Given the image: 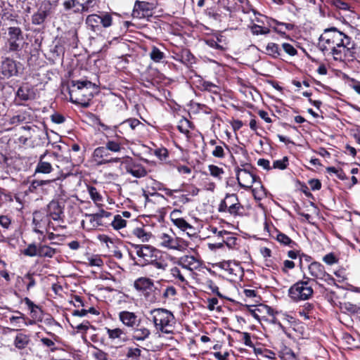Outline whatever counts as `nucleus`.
Returning a JSON list of instances; mask_svg holds the SVG:
<instances>
[{
	"instance_id": "obj_1",
	"label": "nucleus",
	"mask_w": 360,
	"mask_h": 360,
	"mask_svg": "<svg viewBox=\"0 0 360 360\" xmlns=\"http://www.w3.org/2000/svg\"><path fill=\"white\" fill-rule=\"evenodd\" d=\"M319 48L324 56L336 61H352L355 58L354 42L335 27L323 30L319 39Z\"/></svg>"
},
{
	"instance_id": "obj_2",
	"label": "nucleus",
	"mask_w": 360,
	"mask_h": 360,
	"mask_svg": "<svg viewBox=\"0 0 360 360\" xmlns=\"http://www.w3.org/2000/svg\"><path fill=\"white\" fill-rule=\"evenodd\" d=\"M150 316L149 319L158 332L165 334L173 333L176 321L172 312L166 309L158 308L150 310Z\"/></svg>"
},
{
	"instance_id": "obj_3",
	"label": "nucleus",
	"mask_w": 360,
	"mask_h": 360,
	"mask_svg": "<svg viewBox=\"0 0 360 360\" xmlns=\"http://www.w3.org/2000/svg\"><path fill=\"white\" fill-rule=\"evenodd\" d=\"M91 82L89 81H72L70 89V100L72 103L81 104L83 107L89 106V101L91 94L90 87Z\"/></svg>"
},
{
	"instance_id": "obj_4",
	"label": "nucleus",
	"mask_w": 360,
	"mask_h": 360,
	"mask_svg": "<svg viewBox=\"0 0 360 360\" xmlns=\"http://www.w3.org/2000/svg\"><path fill=\"white\" fill-rule=\"evenodd\" d=\"M314 290L310 281H300L288 290V295L294 302L307 300L311 297Z\"/></svg>"
},
{
	"instance_id": "obj_5",
	"label": "nucleus",
	"mask_w": 360,
	"mask_h": 360,
	"mask_svg": "<svg viewBox=\"0 0 360 360\" xmlns=\"http://www.w3.org/2000/svg\"><path fill=\"white\" fill-rule=\"evenodd\" d=\"M85 23L89 30L98 33L102 31V27L108 28L112 25V18L110 13L105 12L101 15L90 14L86 18Z\"/></svg>"
},
{
	"instance_id": "obj_6",
	"label": "nucleus",
	"mask_w": 360,
	"mask_h": 360,
	"mask_svg": "<svg viewBox=\"0 0 360 360\" xmlns=\"http://www.w3.org/2000/svg\"><path fill=\"white\" fill-rule=\"evenodd\" d=\"M243 211L244 207L236 194H227L219 206V212H228L233 216L241 215Z\"/></svg>"
},
{
	"instance_id": "obj_7",
	"label": "nucleus",
	"mask_w": 360,
	"mask_h": 360,
	"mask_svg": "<svg viewBox=\"0 0 360 360\" xmlns=\"http://www.w3.org/2000/svg\"><path fill=\"white\" fill-rule=\"evenodd\" d=\"M134 287L136 290L144 293V296L148 301L150 302L156 301L155 292H154L153 294L150 293V291H153V288L156 290V288L154 286V283L150 278L140 277L135 280Z\"/></svg>"
},
{
	"instance_id": "obj_8",
	"label": "nucleus",
	"mask_w": 360,
	"mask_h": 360,
	"mask_svg": "<svg viewBox=\"0 0 360 360\" xmlns=\"http://www.w3.org/2000/svg\"><path fill=\"white\" fill-rule=\"evenodd\" d=\"M236 179L239 186L245 189L250 188L257 181V176L252 168L249 165L237 169Z\"/></svg>"
},
{
	"instance_id": "obj_9",
	"label": "nucleus",
	"mask_w": 360,
	"mask_h": 360,
	"mask_svg": "<svg viewBox=\"0 0 360 360\" xmlns=\"http://www.w3.org/2000/svg\"><path fill=\"white\" fill-rule=\"evenodd\" d=\"M93 160L96 165L100 166L108 163L120 162V158H112L105 146L96 148L93 153Z\"/></svg>"
},
{
	"instance_id": "obj_10",
	"label": "nucleus",
	"mask_w": 360,
	"mask_h": 360,
	"mask_svg": "<svg viewBox=\"0 0 360 360\" xmlns=\"http://www.w3.org/2000/svg\"><path fill=\"white\" fill-rule=\"evenodd\" d=\"M160 245L161 247L169 250L183 251L186 245L180 238L174 237L167 233H162L160 236Z\"/></svg>"
},
{
	"instance_id": "obj_11",
	"label": "nucleus",
	"mask_w": 360,
	"mask_h": 360,
	"mask_svg": "<svg viewBox=\"0 0 360 360\" xmlns=\"http://www.w3.org/2000/svg\"><path fill=\"white\" fill-rule=\"evenodd\" d=\"M176 264L190 273L198 269L201 264L198 259L188 255H183L178 258Z\"/></svg>"
},
{
	"instance_id": "obj_12",
	"label": "nucleus",
	"mask_w": 360,
	"mask_h": 360,
	"mask_svg": "<svg viewBox=\"0 0 360 360\" xmlns=\"http://www.w3.org/2000/svg\"><path fill=\"white\" fill-rule=\"evenodd\" d=\"M47 215L53 221H63V206L56 200H52L47 205Z\"/></svg>"
},
{
	"instance_id": "obj_13",
	"label": "nucleus",
	"mask_w": 360,
	"mask_h": 360,
	"mask_svg": "<svg viewBox=\"0 0 360 360\" xmlns=\"http://www.w3.org/2000/svg\"><path fill=\"white\" fill-rule=\"evenodd\" d=\"M0 71L4 77L10 78L13 76H16L18 72V63L8 58L2 60Z\"/></svg>"
},
{
	"instance_id": "obj_14",
	"label": "nucleus",
	"mask_w": 360,
	"mask_h": 360,
	"mask_svg": "<svg viewBox=\"0 0 360 360\" xmlns=\"http://www.w3.org/2000/svg\"><path fill=\"white\" fill-rule=\"evenodd\" d=\"M93 1L94 0H68L63 3V6L66 11L78 6L75 12L84 13L89 11Z\"/></svg>"
},
{
	"instance_id": "obj_15",
	"label": "nucleus",
	"mask_w": 360,
	"mask_h": 360,
	"mask_svg": "<svg viewBox=\"0 0 360 360\" xmlns=\"http://www.w3.org/2000/svg\"><path fill=\"white\" fill-rule=\"evenodd\" d=\"M119 319L124 326L129 328H134L139 326L140 320L134 312L122 311L119 313Z\"/></svg>"
},
{
	"instance_id": "obj_16",
	"label": "nucleus",
	"mask_w": 360,
	"mask_h": 360,
	"mask_svg": "<svg viewBox=\"0 0 360 360\" xmlns=\"http://www.w3.org/2000/svg\"><path fill=\"white\" fill-rule=\"evenodd\" d=\"M126 172L134 177L142 178L147 175L148 172L145 167L137 162L131 161L127 162L125 167Z\"/></svg>"
},
{
	"instance_id": "obj_17",
	"label": "nucleus",
	"mask_w": 360,
	"mask_h": 360,
	"mask_svg": "<svg viewBox=\"0 0 360 360\" xmlns=\"http://www.w3.org/2000/svg\"><path fill=\"white\" fill-rule=\"evenodd\" d=\"M136 255L144 262L152 260L155 248L148 245H134Z\"/></svg>"
},
{
	"instance_id": "obj_18",
	"label": "nucleus",
	"mask_w": 360,
	"mask_h": 360,
	"mask_svg": "<svg viewBox=\"0 0 360 360\" xmlns=\"http://www.w3.org/2000/svg\"><path fill=\"white\" fill-rule=\"evenodd\" d=\"M309 274L314 278L326 281L330 275L325 271L324 266L319 262H312L309 266Z\"/></svg>"
},
{
	"instance_id": "obj_19",
	"label": "nucleus",
	"mask_w": 360,
	"mask_h": 360,
	"mask_svg": "<svg viewBox=\"0 0 360 360\" xmlns=\"http://www.w3.org/2000/svg\"><path fill=\"white\" fill-rule=\"evenodd\" d=\"M10 49L16 51L19 45L17 41L22 38V32L19 27H11L8 29Z\"/></svg>"
},
{
	"instance_id": "obj_20",
	"label": "nucleus",
	"mask_w": 360,
	"mask_h": 360,
	"mask_svg": "<svg viewBox=\"0 0 360 360\" xmlns=\"http://www.w3.org/2000/svg\"><path fill=\"white\" fill-rule=\"evenodd\" d=\"M85 217L89 219V222L82 220L81 225L83 229L86 230H91L99 226L103 225L102 221L98 218V214H86Z\"/></svg>"
},
{
	"instance_id": "obj_21",
	"label": "nucleus",
	"mask_w": 360,
	"mask_h": 360,
	"mask_svg": "<svg viewBox=\"0 0 360 360\" xmlns=\"http://www.w3.org/2000/svg\"><path fill=\"white\" fill-rule=\"evenodd\" d=\"M167 263L164 260H151L149 264V269L152 271L153 269L158 270V272H151L150 276L158 277L161 273L164 272L167 268Z\"/></svg>"
},
{
	"instance_id": "obj_22",
	"label": "nucleus",
	"mask_w": 360,
	"mask_h": 360,
	"mask_svg": "<svg viewBox=\"0 0 360 360\" xmlns=\"http://www.w3.org/2000/svg\"><path fill=\"white\" fill-rule=\"evenodd\" d=\"M53 180H33L28 186L27 191L30 193H40L43 186L51 184Z\"/></svg>"
},
{
	"instance_id": "obj_23",
	"label": "nucleus",
	"mask_w": 360,
	"mask_h": 360,
	"mask_svg": "<svg viewBox=\"0 0 360 360\" xmlns=\"http://www.w3.org/2000/svg\"><path fill=\"white\" fill-rule=\"evenodd\" d=\"M30 336L20 333H18L13 340L14 346L18 349H25L30 343Z\"/></svg>"
},
{
	"instance_id": "obj_24",
	"label": "nucleus",
	"mask_w": 360,
	"mask_h": 360,
	"mask_svg": "<svg viewBox=\"0 0 360 360\" xmlns=\"http://www.w3.org/2000/svg\"><path fill=\"white\" fill-rule=\"evenodd\" d=\"M155 8V6L153 3H149L144 1H136L134 6V14L139 11L148 12ZM144 15V13L142 14Z\"/></svg>"
},
{
	"instance_id": "obj_25",
	"label": "nucleus",
	"mask_w": 360,
	"mask_h": 360,
	"mask_svg": "<svg viewBox=\"0 0 360 360\" xmlns=\"http://www.w3.org/2000/svg\"><path fill=\"white\" fill-rule=\"evenodd\" d=\"M150 335V330L144 326L136 328L134 330L132 339L137 341H143Z\"/></svg>"
},
{
	"instance_id": "obj_26",
	"label": "nucleus",
	"mask_w": 360,
	"mask_h": 360,
	"mask_svg": "<svg viewBox=\"0 0 360 360\" xmlns=\"http://www.w3.org/2000/svg\"><path fill=\"white\" fill-rule=\"evenodd\" d=\"M44 157V155L40 156V159L39 162L37 165L36 169H35V174L36 173H41V174H49L53 171L52 165L50 162L44 161L43 158Z\"/></svg>"
},
{
	"instance_id": "obj_27",
	"label": "nucleus",
	"mask_w": 360,
	"mask_h": 360,
	"mask_svg": "<svg viewBox=\"0 0 360 360\" xmlns=\"http://www.w3.org/2000/svg\"><path fill=\"white\" fill-rule=\"evenodd\" d=\"M219 236H222V243L226 244L229 248H233L236 244V238L231 236V233L222 230L218 232Z\"/></svg>"
},
{
	"instance_id": "obj_28",
	"label": "nucleus",
	"mask_w": 360,
	"mask_h": 360,
	"mask_svg": "<svg viewBox=\"0 0 360 360\" xmlns=\"http://www.w3.org/2000/svg\"><path fill=\"white\" fill-rule=\"evenodd\" d=\"M132 234L142 243L149 241L152 237V234L150 232L146 231L144 229L141 227L135 228L132 231Z\"/></svg>"
},
{
	"instance_id": "obj_29",
	"label": "nucleus",
	"mask_w": 360,
	"mask_h": 360,
	"mask_svg": "<svg viewBox=\"0 0 360 360\" xmlns=\"http://www.w3.org/2000/svg\"><path fill=\"white\" fill-rule=\"evenodd\" d=\"M116 140H108L105 147L110 152L118 153L124 148L122 143L119 141L120 137L117 136Z\"/></svg>"
},
{
	"instance_id": "obj_30",
	"label": "nucleus",
	"mask_w": 360,
	"mask_h": 360,
	"mask_svg": "<svg viewBox=\"0 0 360 360\" xmlns=\"http://www.w3.org/2000/svg\"><path fill=\"white\" fill-rule=\"evenodd\" d=\"M25 302L30 310L33 319H41V311L38 306L34 304L29 298H25Z\"/></svg>"
},
{
	"instance_id": "obj_31",
	"label": "nucleus",
	"mask_w": 360,
	"mask_h": 360,
	"mask_svg": "<svg viewBox=\"0 0 360 360\" xmlns=\"http://www.w3.org/2000/svg\"><path fill=\"white\" fill-rule=\"evenodd\" d=\"M174 224L183 231H186L188 235H191L190 231H193L194 228L188 224L184 219H174Z\"/></svg>"
},
{
	"instance_id": "obj_32",
	"label": "nucleus",
	"mask_w": 360,
	"mask_h": 360,
	"mask_svg": "<svg viewBox=\"0 0 360 360\" xmlns=\"http://www.w3.org/2000/svg\"><path fill=\"white\" fill-rule=\"evenodd\" d=\"M56 253V250L54 248H52L46 245H39V255L40 257H48L52 258L54 255Z\"/></svg>"
},
{
	"instance_id": "obj_33",
	"label": "nucleus",
	"mask_w": 360,
	"mask_h": 360,
	"mask_svg": "<svg viewBox=\"0 0 360 360\" xmlns=\"http://www.w3.org/2000/svg\"><path fill=\"white\" fill-rule=\"evenodd\" d=\"M15 315L9 317L8 321L13 326L20 328L25 320V316L19 311H15Z\"/></svg>"
},
{
	"instance_id": "obj_34",
	"label": "nucleus",
	"mask_w": 360,
	"mask_h": 360,
	"mask_svg": "<svg viewBox=\"0 0 360 360\" xmlns=\"http://www.w3.org/2000/svg\"><path fill=\"white\" fill-rule=\"evenodd\" d=\"M192 127L191 123L186 118L181 119L177 126L179 131L185 134L187 137L189 136L190 129Z\"/></svg>"
},
{
	"instance_id": "obj_35",
	"label": "nucleus",
	"mask_w": 360,
	"mask_h": 360,
	"mask_svg": "<svg viewBox=\"0 0 360 360\" xmlns=\"http://www.w3.org/2000/svg\"><path fill=\"white\" fill-rule=\"evenodd\" d=\"M14 18L15 16L13 14L12 8L9 6V8H6L2 11V13L0 15V23L6 25V21H13Z\"/></svg>"
},
{
	"instance_id": "obj_36",
	"label": "nucleus",
	"mask_w": 360,
	"mask_h": 360,
	"mask_svg": "<svg viewBox=\"0 0 360 360\" xmlns=\"http://www.w3.org/2000/svg\"><path fill=\"white\" fill-rule=\"evenodd\" d=\"M22 282L24 283H27V290H30L32 288H33L35 284V280L34 279L33 274L30 273L26 274L23 277H18V282Z\"/></svg>"
},
{
	"instance_id": "obj_37",
	"label": "nucleus",
	"mask_w": 360,
	"mask_h": 360,
	"mask_svg": "<svg viewBox=\"0 0 360 360\" xmlns=\"http://www.w3.org/2000/svg\"><path fill=\"white\" fill-rule=\"evenodd\" d=\"M266 53L273 58H278L281 56L278 45L275 43H269L266 46Z\"/></svg>"
},
{
	"instance_id": "obj_38",
	"label": "nucleus",
	"mask_w": 360,
	"mask_h": 360,
	"mask_svg": "<svg viewBox=\"0 0 360 360\" xmlns=\"http://www.w3.org/2000/svg\"><path fill=\"white\" fill-rule=\"evenodd\" d=\"M276 240L281 244L287 245L290 248H293L296 243L295 241L291 240L287 235L283 233H278L276 236Z\"/></svg>"
},
{
	"instance_id": "obj_39",
	"label": "nucleus",
	"mask_w": 360,
	"mask_h": 360,
	"mask_svg": "<svg viewBox=\"0 0 360 360\" xmlns=\"http://www.w3.org/2000/svg\"><path fill=\"white\" fill-rule=\"evenodd\" d=\"M208 170L211 176L219 180L222 179V175L224 174V171L222 168L214 165H210L208 166Z\"/></svg>"
},
{
	"instance_id": "obj_40",
	"label": "nucleus",
	"mask_w": 360,
	"mask_h": 360,
	"mask_svg": "<svg viewBox=\"0 0 360 360\" xmlns=\"http://www.w3.org/2000/svg\"><path fill=\"white\" fill-rule=\"evenodd\" d=\"M47 17V13L45 11L39 10L32 17V23L34 25H41Z\"/></svg>"
},
{
	"instance_id": "obj_41",
	"label": "nucleus",
	"mask_w": 360,
	"mask_h": 360,
	"mask_svg": "<svg viewBox=\"0 0 360 360\" xmlns=\"http://www.w3.org/2000/svg\"><path fill=\"white\" fill-rule=\"evenodd\" d=\"M111 225L115 230H119L126 226L127 221L122 218L121 214H117L114 217Z\"/></svg>"
},
{
	"instance_id": "obj_42",
	"label": "nucleus",
	"mask_w": 360,
	"mask_h": 360,
	"mask_svg": "<svg viewBox=\"0 0 360 360\" xmlns=\"http://www.w3.org/2000/svg\"><path fill=\"white\" fill-rule=\"evenodd\" d=\"M252 194L257 200H261L266 195L264 188L259 183L252 188Z\"/></svg>"
},
{
	"instance_id": "obj_43",
	"label": "nucleus",
	"mask_w": 360,
	"mask_h": 360,
	"mask_svg": "<svg viewBox=\"0 0 360 360\" xmlns=\"http://www.w3.org/2000/svg\"><path fill=\"white\" fill-rule=\"evenodd\" d=\"M23 255L28 257H35L39 255V246L34 243L28 245L27 248L22 251Z\"/></svg>"
},
{
	"instance_id": "obj_44",
	"label": "nucleus",
	"mask_w": 360,
	"mask_h": 360,
	"mask_svg": "<svg viewBox=\"0 0 360 360\" xmlns=\"http://www.w3.org/2000/svg\"><path fill=\"white\" fill-rule=\"evenodd\" d=\"M150 58L155 63H159L165 57V54L157 47H153L150 53Z\"/></svg>"
},
{
	"instance_id": "obj_45",
	"label": "nucleus",
	"mask_w": 360,
	"mask_h": 360,
	"mask_svg": "<svg viewBox=\"0 0 360 360\" xmlns=\"http://www.w3.org/2000/svg\"><path fill=\"white\" fill-rule=\"evenodd\" d=\"M288 165V158L287 157H283L281 160H276L273 162V165L271 166L272 169H285Z\"/></svg>"
},
{
	"instance_id": "obj_46",
	"label": "nucleus",
	"mask_w": 360,
	"mask_h": 360,
	"mask_svg": "<svg viewBox=\"0 0 360 360\" xmlns=\"http://www.w3.org/2000/svg\"><path fill=\"white\" fill-rule=\"evenodd\" d=\"M141 354V350L139 348L129 347L126 356L131 360H137Z\"/></svg>"
},
{
	"instance_id": "obj_47",
	"label": "nucleus",
	"mask_w": 360,
	"mask_h": 360,
	"mask_svg": "<svg viewBox=\"0 0 360 360\" xmlns=\"http://www.w3.org/2000/svg\"><path fill=\"white\" fill-rule=\"evenodd\" d=\"M223 146H216L212 152V155L217 158H223L225 157L224 148H228L226 145L221 142Z\"/></svg>"
},
{
	"instance_id": "obj_48",
	"label": "nucleus",
	"mask_w": 360,
	"mask_h": 360,
	"mask_svg": "<svg viewBox=\"0 0 360 360\" xmlns=\"http://www.w3.org/2000/svg\"><path fill=\"white\" fill-rule=\"evenodd\" d=\"M88 192L90 195L91 200L95 202L98 203L102 200V196L98 192L97 189L94 186L88 187Z\"/></svg>"
},
{
	"instance_id": "obj_49",
	"label": "nucleus",
	"mask_w": 360,
	"mask_h": 360,
	"mask_svg": "<svg viewBox=\"0 0 360 360\" xmlns=\"http://www.w3.org/2000/svg\"><path fill=\"white\" fill-rule=\"evenodd\" d=\"M171 275L181 283H186V280L184 274L181 272L180 269L177 266H174L170 269Z\"/></svg>"
},
{
	"instance_id": "obj_50",
	"label": "nucleus",
	"mask_w": 360,
	"mask_h": 360,
	"mask_svg": "<svg viewBox=\"0 0 360 360\" xmlns=\"http://www.w3.org/2000/svg\"><path fill=\"white\" fill-rule=\"evenodd\" d=\"M107 333L108 335L109 338L112 340H115L117 338H120L122 335L124 334V332L120 328H115V329H107Z\"/></svg>"
},
{
	"instance_id": "obj_51",
	"label": "nucleus",
	"mask_w": 360,
	"mask_h": 360,
	"mask_svg": "<svg viewBox=\"0 0 360 360\" xmlns=\"http://www.w3.org/2000/svg\"><path fill=\"white\" fill-rule=\"evenodd\" d=\"M26 120L25 115L23 113L18 114L16 115L13 116L9 121V123L11 124L18 125Z\"/></svg>"
},
{
	"instance_id": "obj_52",
	"label": "nucleus",
	"mask_w": 360,
	"mask_h": 360,
	"mask_svg": "<svg viewBox=\"0 0 360 360\" xmlns=\"http://www.w3.org/2000/svg\"><path fill=\"white\" fill-rule=\"evenodd\" d=\"M282 47L285 53L289 54L290 56H295L297 54V50L294 48L292 45L288 43H283L282 44Z\"/></svg>"
},
{
	"instance_id": "obj_53",
	"label": "nucleus",
	"mask_w": 360,
	"mask_h": 360,
	"mask_svg": "<svg viewBox=\"0 0 360 360\" xmlns=\"http://www.w3.org/2000/svg\"><path fill=\"white\" fill-rule=\"evenodd\" d=\"M89 264L91 266H98L100 267L103 266V260L98 256L92 257L89 258Z\"/></svg>"
},
{
	"instance_id": "obj_54",
	"label": "nucleus",
	"mask_w": 360,
	"mask_h": 360,
	"mask_svg": "<svg viewBox=\"0 0 360 360\" xmlns=\"http://www.w3.org/2000/svg\"><path fill=\"white\" fill-rule=\"evenodd\" d=\"M323 261L328 265H332L338 262L333 253L326 255L323 258Z\"/></svg>"
},
{
	"instance_id": "obj_55",
	"label": "nucleus",
	"mask_w": 360,
	"mask_h": 360,
	"mask_svg": "<svg viewBox=\"0 0 360 360\" xmlns=\"http://www.w3.org/2000/svg\"><path fill=\"white\" fill-rule=\"evenodd\" d=\"M124 124H128L131 129H135L140 125H142L141 122L137 119H129L123 122Z\"/></svg>"
},
{
	"instance_id": "obj_56",
	"label": "nucleus",
	"mask_w": 360,
	"mask_h": 360,
	"mask_svg": "<svg viewBox=\"0 0 360 360\" xmlns=\"http://www.w3.org/2000/svg\"><path fill=\"white\" fill-rule=\"evenodd\" d=\"M257 165L259 167H261L266 170H270L272 169L271 166L270 165L269 160H266V159H263V158L259 159L257 160Z\"/></svg>"
},
{
	"instance_id": "obj_57",
	"label": "nucleus",
	"mask_w": 360,
	"mask_h": 360,
	"mask_svg": "<svg viewBox=\"0 0 360 360\" xmlns=\"http://www.w3.org/2000/svg\"><path fill=\"white\" fill-rule=\"evenodd\" d=\"M241 335L243 336L242 340H243L244 344L248 347H253V343L251 340L250 334L248 333L244 332V333H241Z\"/></svg>"
},
{
	"instance_id": "obj_58",
	"label": "nucleus",
	"mask_w": 360,
	"mask_h": 360,
	"mask_svg": "<svg viewBox=\"0 0 360 360\" xmlns=\"http://www.w3.org/2000/svg\"><path fill=\"white\" fill-rule=\"evenodd\" d=\"M90 327V323L88 321H85L83 323L76 326L75 328L78 331H83L86 333Z\"/></svg>"
},
{
	"instance_id": "obj_59",
	"label": "nucleus",
	"mask_w": 360,
	"mask_h": 360,
	"mask_svg": "<svg viewBox=\"0 0 360 360\" xmlns=\"http://www.w3.org/2000/svg\"><path fill=\"white\" fill-rule=\"evenodd\" d=\"M309 185L311 190H319L321 187V184L318 179H311L309 181Z\"/></svg>"
},
{
	"instance_id": "obj_60",
	"label": "nucleus",
	"mask_w": 360,
	"mask_h": 360,
	"mask_svg": "<svg viewBox=\"0 0 360 360\" xmlns=\"http://www.w3.org/2000/svg\"><path fill=\"white\" fill-rule=\"evenodd\" d=\"M176 293V289L173 286L167 287L163 292V297L167 298L170 296H174Z\"/></svg>"
},
{
	"instance_id": "obj_61",
	"label": "nucleus",
	"mask_w": 360,
	"mask_h": 360,
	"mask_svg": "<svg viewBox=\"0 0 360 360\" xmlns=\"http://www.w3.org/2000/svg\"><path fill=\"white\" fill-rule=\"evenodd\" d=\"M51 120L56 124H61L65 121L63 115L58 113H54L51 115Z\"/></svg>"
},
{
	"instance_id": "obj_62",
	"label": "nucleus",
	"mask_w": 360,
	"mask_h": 360,
	"mask_svg": "<svg viewBox=\"0 0 360 360\" xmlns=\"http://www.w3.org/2000/svg\"><path fill=\"white\" fill-rule=\"evenodd\" d=\"M94 356L97 360H108V354L102 350H98Z\"/></svg>"
},
{
	"instance_id": "obj_63",
	"label": "nucleus",
	"mask_w": 360,
	"mask_h": 360,
	"mask_svg": "<svg viewBox=\"0 0 360 360\" xmlns=\"http://www.w3.org/2000/svg\"><path fill=\"white\" fill-rule=\"evenodd\" d=\"M259 117L263 119L266 122L271 123L272 122L271 119L269 117L267 112L264 110H259L258 112Z\"/></svg>"
},
{
	"instance_id": "obj_64",
	"label": "nucleus",
	"mask_w": 360,
	"mask_h": 360,
	"mask_svg": "<svg viewBox=\"0 0 360 360\" xmlns=\"http://www.w3.org/2000/svg\"><path fill=\"white\" fill-rule=\"evenodd\" d=\"M262 27H262V26L254 24L252 26H251L250 30L253 34L258 35V34H262Z\"/></svg>"
}]
</instances>
